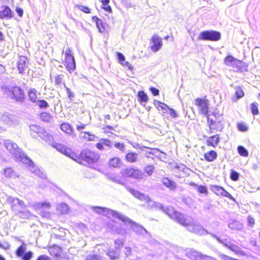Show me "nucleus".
Masks as SVG:
<instances>
[{
	"instance_id": "nucleus-1",
	"label": "nucleus",
	"mask_w": 260,
	"mask_h": 260,
	"mask_svg": "<svg viewBox=\"0 0 260 260\" xmlns=\"http://www.w3.org/2000/svg\"><path fill=\"white\" fill-rule=\"evenodd\" d=\"M1 89L8 99L17 104H22L26 99L25 91L20 86L4 84L1 86Z\"/></svg>"
},
{
	"instance_id": "nucleus-2",
	"label": "nucleus",
	"mask_w": 260,
	"mask_h": 260,
	"mask_svg": "<svg viewBox=\"0 0 260 260\" xmlns=\"http://www.w3.org/2000/svg\"><path fill=\"white\" fill-rule=\"evenodd\" d=\"M4 146L9 152L14 157L20 160L23 163L27 164L29 168H34V161L21 149L17 144L10 140H6Z\"/></svg>"
},
{
	"instance_id": "nucleus-3",
	"label": "nucleus",
	"mask_w": 260,
	"mask_h": 260,
	"mask_svg": "<svg viewBox=\"0 0 260 260\" xmlns=\"http://www.w3.org/2000/svg\"><path fill=\"white\" fill-rule=\"evenodd\" d=\"M180 215H178L179 217L177 218L175 221L185 227L188 231L201 236L210 235V233H211L199 223H190L183 213L180 212Z\"/></svg>"
},
{
	"instance_id": "nucleus-4",
	"label": "nucleus",
	"mask_w": 260,
	"mask_h": 260,
	"mask_svg": "<svg viewBox=\"0 0 260 260\" xmlns=\"http://www.w3.org/2000/svg\"><path fill=\"white\" fill-rule=\"evenodd\" d=\"M100 158V156L98 153L88 148L81 150L79 154L74 152L72 156V159L80 165L83 164V161L88 164H94L98 162Z\"/></svg>"
},
{
	"instance_id": "nucleus-5",
	"label": "nucleus",
	"mask_w": 260,
	"mask_h": 260,
	"mask_svg": "<svg viewBox=\"0 0 260 260\" xmlns=\"http://www.w3.org/2000/svg\"><path fill=\"white\" fill-rule=\"evenodd\" d=\"M119 220L122 222L125 225L129 226L137 235L142 236L147 238L150 237V234L143 226L133 220L125 215L122 214Z\"/></svg>"
},
{
	"instance_id": "nucleus-6",
	"label": "nucleus",
	"mask_w": 260,
	"mask_h": 260,
	"mask_svg": "<svg viewBox=\"0 0 260 260\" xmlns=\"http://www.w3.org/2000/svg\"><path fill=\"white\" fill-rule=\"evenodd\" d=\"M224 63L235 69L236 72L244 73L248 71V64L231 54L227 55L224 58Z\"/></svg>"
},
{
	"instance_id": "nucleus-7",
	"label": "nucleus",
	"mask_w": 260,
	"mask_h": 260,
	"mask_svg": "<svg viewBox=\"0 0 260 260\" xmlns=\"http://www.w3.org/2000/svg\"><path fill=\"white\" fill-rule=\"evenodd\" d=\"M120 173L125 178H131L136 180L142 179L144 176L143 172L135 166L123 168Z\"/></svg>"
},
{
	"instance_id": "nucleus-8",
	"label": "nucleus",
	"mask_w": 260,
	"mask_h": 260,
	"mask_svg": "<svg viewBox=\"0 0 260 260\" xmlns=\"http://www.w3.org/2000/svg\"><path fill=\"white\" fill-rule=\"evenodd\" d=\"M29 129L31 132V135L34 138L40 137L43 140L48 142L53 139L52 136L50 135L42 127L37 124H30Z\"/></svg>"
},
{
	"instance_id": "nucleus-9",
	"label": "nucleus",
	"mask_w": 260,
	"mask_h": 260,
	"mask_svg": "<svg viewBox=\"0 0 260 260\" xmlns=\"http://www.w3.org/2000/svg\"><path fill=\"white\" fill-rule=\"evenodd\" d=\"M221 35L220 32L209 29L201 31L198 37V40L202 41H207L217 42L221 39Z\"/></svg>"
},
{
	"instance_id": "nucleus-10",
	"label": "nucleus",
	"mask_w": 260,
	"mask_h": 260,
	"mask_svg": "<svg viewBox=\"0 0 260 260\" xmlns=\"http://www.w3.org/2000/svg\"><path fill=\"white\" fill-rule=\"evenodd\" d=\"M154 210L162 212L165 214L167 215L171 219L175 221L176 219L180 215V212L175 210V208L172 206H165L159 202H157L155 204Z\"/></svg>"
},
{
	"instance_id": "nucleus-11",
	"label": "nucleus",
	"mask_w": 260,
	"mask_h": 260,
	"mask_svg": "<svg viewBox=\"0 0 260 260\" xmlns=\"http://www.w3.org/2000/svg\"><path fill=\"white\" fill-rule=\"evenodd\" d=\"M91 209L96 213L107 216L111 215L113 217L119 219L122 213L111 209L102 207L93 206H91Z\"/></svg>"
},
{
	"instance_id": "nucleus-12",
	"label": "nucleus",
	"mask_w": 260,
	"mask_h": 260,
	"mask_svg": "<svg viewBox=\"0 0 260 260\" xmlns=\"http://www.w3.org/2000/svg\"><path fill=\"white\" fill-rule=\"evenodd\" d=\"M186 256L191 260H217L216 258L203 254L194 249H189L186 252Z\"/></svg>"
},
{
	"instance_id": "nucleus-13",
	"label": "nucleus",
	"mask_w": 260,
	"mask_h": 260,
	"mask_svg": "<svg viewBox=\"0 0 260 260\" xmlns=\"http://www.w3.org/2000/svg\"><path fill=\"white\" fill-rule=\"evenodd\" d=\"M154 104L158 110H161L162 112L164 114H169L172 118L175 119L179 117L177 112L166 104L159 101L154 100Z\"/></svg>"
},
{
	"instance_id": "nucleus-14",
	"label": "nucleus",
	"mask_w": 260,
	"mask_h": 260,
	"mask_svg": "<svg viewBox=\"0 0 260 260\" xmlns=\"http://www.w3.org/2000/svg\"><path fill=\"white\" fill-rule=\"evenodd\" d=\"M64 65L70 73L73 72L76 68L75 57L70 48H68L65 52V61Z\"/></svg>"
},
{
	"instance_id": "nucleus-15",
	"label": "nucleus",
	"mask_w": 260,
	"mask_h": 260,
	"mask_svg": "<svg viewBox=\"0 0 260 260\" xmlns=\"http://www.w3.org/2000/svg\"><path fill=\"white\" fill-rule=\"evenodd\" d=\"M195 105L198 107L201 113L205 115L207 119L210 118L209 101L207 99L198 98L195 100Z\"/></svg>"
},
{
	"instance_id": "nucleus-16",
	"label": "nucleus",
	"mask_w": 260,
	"mask_h": 260,
	"mask_svg": "<svg viewBox=\"0 0 260 260\" xmlns=\"http://www.w3.org/2000/svg\"><path fill=\"white\" fill-rule=\"evenodd\" d=\"M15 13L11 8L6 5H3L0 7V19L10 20L14 18L15 20L19 21V19L15 17Z\"/></svg>"
},
{
	"instance_id": "nucleus-17",
	"label": "nucleus",
	"mask_w": 260,
	"mask_h": 260,
	"mask_svg": "<svg viewBox=\"0 0 260 260\" xmlns=\"http://www.w3.org/2000/svg\"><path fill=\"white\" fill-rule=\"evenodd\" d=\"M91 19L95 23L96 27L100 33L104 36L105 35L108 36V28L109 27V25L105 21L102 20L96 16H92Z\"/></svg>"
},
{
	"instance_id": "nucleus-18",
	"label": "nucleus",
	"mask_w": 260,
	"mask_h": 260,
	"mask_svg": "<svg viewBox=\"0 0 260 260\" xmlns=\"http://www.w3.org/2000/svg\"><path fill=\"white\" fill-rule=\"evenodd\" d=\"M210 189L217 196H221L228 198L232 201L236 202V199L223 187L218 185H211Z\"/></svg>"
},
{
	"instance_id": "nucleus-19",
	"label": "nucleus",
	"mask_w": 260,
	"mask_h": 260,
	"mask_svg": "<svg viewBox=\"0 0 260 260\" xmlns=\"http://www.w3.org/2000/svg\"><path fill=\"white\" fill-rule=\"evenodd\" d=\"M52 146L59 152L72 159V156L74 152L71 149L67 147L65 145L54 142L52 143Z\"/></svg>"
},
{
	"instance_id": "nucleus-20",
	"label": "nucleus",
	"mask_w": 260,
	"mask_h": 260,
	"mask_svg": "<svg viewBox=\"0 0 260 260\" xmlns=\"http://www.w3.org/2000/svg\"><path fill=\"white\" fill-rule=\"evenodd\" d=\"M207 124L211 129L215 128V130L219 132H221L224 127V122L221 120L218 119V118H208Z\"/></svg>"
},
{
	"instance_id": "nucleus-21",
	"label": "nucleus",
	"mask_w": 260,
	"mask_h": 260,
	"mask_svg": "<svg viewBox=\"0 0 260 260\" xmlns=\"http://www.w3.org/2000/svg\"><path fill=\"white\" fill-rule=\"evenodd\" d=\"M150 49L153 52L158 51L162 46L161 38L156 35H153L150 40Z\"/></svg>"
},
{
	"instance_id": "nucleus-22",
	"label": "nucleus",
	"mask_w": 260,
	"mask_h": 260,
	"mask_svg": "<svg viewBox=\"0 0 260 260\" xmlns=\"http://www.w3.org/2000/svg\"><path fill=\"white\" fill-rule=\"evenodd\" d=\"M125 188L134 197L141 201H145L147 203L150 198L148 195L131 188L129 185H125Z\"/></svg>"
},
{
	"instance_id": "nucleus-23",
	"label": "nucleus",
	"mask_w": 260,
	"mask_h": 260,
	"mask_svg": "<svg viewBox=\"0 0 260 260\" xmlns=\"http://www.w3.org/2000/svg\"><path fill=\"white\" fill-rule=\"evenodd\" d=\"M2 174L9 179H16L20 177V174L11 167H7L3 169Z\"/></svg>"
},
{
	"instance_id": "nucleus-24",
	"label": "nucleus",
	"mask_w": 260,
	"mask_h": 260,
	"mask_svg": "<svg viewBox=\"0 0 260 260\" xmlns=\"http://www.w3.org/2000/svg\"><path fill=\"white\" fill-rule=\"evenodd\" d=\"M28 62V58L25 56L21 55L19 57V59L17 62V67L19 74L22 75L24 74L25 70L27 67Z\"/></svg>"
},
{
	"instance_id": "nucleus-25",
	"label": "nucleus",
	"mask_w": 260,
	"mask_h": 260,
	"mask_svg": "<svg viewBox=\"0 0 260 260\" xmlns=\"http://www.w3.org/2000/svg\"><path fill=\"white\" fill-rule=\"evenodd\" d=\"M162 184L171 190H174L177 187V183L172 179L169 177H164L161 180Z\"/></svg>"
},
{
	"instance_id": "nucleus-26",
	"label": "nucleus",
	"mask_w": 260,
	"mask_h": 260,
	"mask_svg": "<svg viewBox=\"0 0 260 260\" xmlns=\"http://www.w3.org/2000/svg\"><path fill=\"white\" fill-rule=\"evenodd\" d=\"M220 138L219 134L212 135L210 137H207V139L206 140V144L208 146L215 147L220 142Z\"/></svg>"
},
{
	"instance_id": "nucleus-27",
	"label": "nucleus",
	"mask_w": 260,
	"mask_h": 260,
	"mask_svg": "<svg viewBox=\"0 0 260 260\" xmlns=\"http://www.w3.org/2000/svg\"><path fill=\"white\" fill-rule=\"evenodd\" d=\"M106 253L110 260H119L120 259V251L115 250L113 248L108 249Z\"/></svg>"
},
{
	"instance_id": "nucleus-28",
	"label": "nucleus",
	"mask_w": 260,
	"mask_h": 260,
	"mask_svg": "<svg viewBox=\"0 0 260 260\" xmlns=\"http://www.w3.org/2000/svg\"><path fill=\"white\" fill-rule=\"evenodd\" d=\"M235 90V95L232 98V101L233 102H236L239 99L244 96V92L240 86H236L234 87Z\"/></svg>"
},
{
	"instance_id": "nucleus-29",
	"label": "nucleus",
	"mask_w": 260,
	"mask_h": 260,
	"mask_svg": "<svg viewBox=\"0 0 260 260\" xmlns=\"http://www.w3.org/2000/svg\"><path fill=\"white\" fill-rule=\"evenodd\" d=\"M137 98L140 104L143 106H145V104L149 101L147 94L143 90H139L138 92Z\"/></svg>"
},
{
	"instance_id": "nucleus-30",
	"label": "nucleus",
	"mask_w": 260,
	"mask_h": 260,
	"mask_svg": "<svg viewBox=\"0 0 260 260\" xmlns=\"http://www.w3.org/2000/svg\"><path fill=\"white\" fill-rule=\"evenodd\" d=\"M228 226L231 230L241 231L243 228V224L236 219H231L228 223Z\"/></svg>"
},
{
	"instance_id": "nucleus-31",
	"label": "nucleus",
	"mask_w": 260,
	"mask_h": 260,
	"mask_svg": "<svg viewBox=\"0 0 260 260\" xmlns=\"http://www.w3.org/2000/svg\"><path fill=\"white\" fill-rule=\"evenodd\" d=\"M218 154L216 151L211 150L204 154V159L206 161L212 162L217 158Z\"/></svg>"
},
{
	"instance_id": "nucleus-32",
	"label": "nucleus",
	"mask_w": 260,
	"mask_h": 260,
	"mask_svg": "<svg viewBox=\"0 0 260 260\" xmlns=\"http://www.w3.org/2000/svg\"><path fill=\"white\" fill-rule=\"evenodd\" d=\"M147 149L151 150L150 153H152V155L155 156L157 158L159 159H161V158L165 159L166 158V153L161 151L158 148H151L148 147V148H147Z\"/></svg>"
},
{
	"instance_id": "nucleus-33",
	"label": "nucleus",
	"mask_w": 260,
	"mask_h": 260,
	"mask_svg": "<svg viewBox=\"0 0 260 260\" xmlns=\"http://www.w3.org/2000/svg\"><path fill=\"white\" fill-rule=\"evenodd\" d=\"M228 248L237 254L240 255L242 256H244L246 255L245 251L242 250L239 246L235 245L233 243L229 244Z\"/></svg>"
},
{
	"instance_id": "nucleus-34",
	"label": "nucleus",
	"mask_w": 260,
	"mask_h": 260,
	"mask_svg": "<svg viewBox=\"0 0 260 260\" xmlns=\"http://www.w3.org/2000/svg\"><path fill=\"white\" fill-rule=\"evenodd\" d=\"M108 226L112 231L121 236H125L127 233V230L124 228H123L121 226H115L112 224L109 223L108 224Z\"/></svg>"
},
{
	"instance_id": "nucleus-35",
	"label": "nucleus",
	"mask_w": 260,
	"mask_h": 260,
	"mask_svg": "<svg viewBox=\"0 0 260 260\" xmlns=\"http://www.w3.org/2000/svg\"><path fill=\"white\" fill-rule=\"evenodd\" d=\"M121 165V160L118 157L111 158L108 161V166L110 168H120Z\"/></svg>"
},
{
	"instance_id": "nucleus-36",
	"label": "nucleus",
	"mask_w": 260,
	"mask_h": 260,
	"mask_svg": "<svg viewBox=\"0 0 260 260\" xmlns=\"http://www.w3.org/2000/svg\"><path fill=\"white\" fill-rule=\"evenodd\" d=\"M138 154L137 153L129 151L125 155V158L127 162L134 163L137 161Z\"/></svg>"
},
{
	"instance_id": "nucleus-37",
	"label": "nucleus",
	"mask_w": 260,
	"mask_h": 260,
	"mask_svg": "<svg viewBox=\"0 0 260 260\" xmlns=\"http://www.w3.org/2000/svg\"><path fill=\"white\" fill-rule=\"evenodd\" d=\"M37 90L35 88H30L27 91V96L29 101L32 103H35L37 101Z\"/></svg>"
},
{
	"instance_id": "nucleus-38",
	"label": "nucleus",
	"mask_w": 260,
	"mask_h": 260,
	"mask_svg": "<svg viewBox=\"0 0 260 260\" xmlns=\"http://www.w3.org/2000/svg\"><path fill=\"white\" fill-rule=\"evenodd\" d=\"M33 207L37 210L42 208L50 209L51 207V205L49 202L43 201L34 203Z\"/></svg>"
},
{
	"instance_id": "nucleus-39",
	"label": "nucleus",
	"mask_w": 260,
	"mask_h": 260,
	"mask_svg": "<svg viewBox=\"0 0 260 260\" xmlns=\"http://www.w3.org/2000/svg\"><path fill=\"white\" fill-rule=\"evenodd\" d=\"M60 129L67 134H72L74 131L72 125L68 123L63 122L60 124Z\"/></svg>"
},
{
	"instance_id": "nucleus-40",
	"label": "nucleus",
	"mask_w": 260,
	"mask_h": 260,
	"mask_svg": "<svg viewBox=\"0 0 260 260\" xmlns=\"http://www.w3.org/2000/svg\"><path fill=\"white\" fill-rule=\"evenodd\" d=\"M26 245L23 241L21 245H20L15 251V255L18 257L21 256L26 251Z\"/></svg>"
},
{
	"instance_id": "nucleus-41",
	"label": "nucleus",
	"mask_w": 260,
	"mask_h": 260,
	"mask_svg": "<svg viewBox=\"0 0 260 260\" xmlns=\"http://www.w3.org/2000/svg\"><path fill=\"white\" fill-rule=\"evenodd\" d=\"M39 118L44 122H49L52 118V116L51 114L46 112H42L39 114Z\"/></svg>"
},
{
	"instance_id": "nucleus-42",
	"label": "nucleus",
	"mask_w": 260,
	"mask_h": 260,
	"mask_svg": "<svg viewBox=\"0 0 260 260\" xmlns=\"http://www.w3.org/2000/svg\"><path fill=\"white\" fill-rule=\"evenodd\" d=\"M57 209L61 214H66L69 212V206L65 203H61L57 206Z\"/></svg>"
},
{
	"instance_id": "nucleus-43",
	"label": "nucleus",
	"mask_w": 260,
	"mask_h": 260,
	"mask_svg": "<svg viewBox=\"0 0 260 260\" xmlns=\"http://www.w3.org/2000/svg\"><path fill=\"white\" fill-rule=\"evenodd\" d=\"M210 235L214 238H215L219 243L222 244L224 246L228 248V245L229 244H231L232 242L228 241L227 239L221 240L219 237L214 233H210Z\"/></svg>"
},
{
	"instance_id": "nucleus-44",
	"label": "nucleus",
	"mask_w": 260,
	"mask_h": 260,
	"mask_svg": "<svg viewBox=\"0 0 260 260\" xmlns=\"http://www.w3.org/2000/svg\"><path fill=\"white\" fill-rule=\"evenodd\" d=\"M35 104L38 105L40 109L45 110L47 109L49 106L48 103L44 99L38 100Z\"/></svg>"
},
{
	"instance_id": "nucleus-45",
	"label": "nucleus",
	"mask_w": 260,
	"mask_h": 260,
	"mask_svg": "<svg viewBox=\"0 0 260 260\" xmlns=\"http://www.w3.org/2000/svg\"><path fill=\"white\" fill-rule=\"evenodd\" d=\"M181 202L187 205L188 207L191 208L193 205L192 199L189 196L183 195L181 197Z\"/></svg>"
},
{
	"instance_id": "nucleus-46",
	"label": "nucleus",
	"mask_w": 260,
	"mask_h": 260,
	"mask_svg": "<svg viewBox=\"0 0 260 260\" xmlns=\"http://www.w3.org/2000/svg\"><path fill=\"white\" fill-rule=\"evenodd\" d=\"M237 152L240 156L243 157H248L249 155L248 151L242 145H239L237 147Z\"/></svg>"
},
{
	"instance_id": "nucleus-47",
	"label": "nucleus",
	"mask_w": 260,
	"mask_h": 260,
	"mask_svg": "<svg viewBox=\"0 0 260 260\" xmlns=\"http://www.w3.org/2000/svg\"><path fill=\"white\" fill-rule=\"evenodd\" d=\"M105 175L108 179L114 182L122 185L124 186L125 187V185H127L126 184V183L123 182L121 180L117 179L114 176H113L109 174H106Z\"/></svg>"
},
{
	"instance_id": "nucleus-48",
	"label": "nucleus",
	"mask_w": 260,
	"mask_h": 260,
	"mask_svg": "<svg viewBox=\"0 0 260 260\" xmlns=\"http://www.w3.org/2000/svg\"><path fill=\"white\" fill-rule=\"evenodd\" d=\"M240 174L234 169L231 170L230 177L233 181H237L239 179Z\"/></svg>"
},
{
	"instance_id": "nucleus-49",
	"label": "nucleus",
	"mask_w": 260,
	"mask_h": 260,
	"mask_svg": "<svg viewBox=\"0 0 260 260\" xmlns=\"http://www.w3.org/2000/svg\"><path fill=\"white\" fill-rule=\"evenodd\" d=\"M155 170V167L152 165H147L144 168V172L148 176H150L152 175Z\"/></svg>"
},
{
	"instance_id": "nucleus-50",
	"label": "nucleus",
	"mask_w": 260,
	"mask_h": 260,
	"mask_svg": "<svg viewBox=\"0 0 260 260\" xmlns=\"http://www.w3.org/2000/svg\"><path fill=\"white\" fill-rule=\"evenodd\" d=\"M18 215L20 218L23 219H26L30 217V213L28 210L24 208L21 210H19Z\"/></svg>"
},
{
	"instance_id": "nucleus-51",
	"label": "nucleus",
	"mask_w": 260,
	"mask_h": 260,
	"mask_svg": "<svg viewBox=\"0 0 260 260\" xmlns=\"http://www.w3.org/2000/svg\"><path fill=\"white\" fill-rule=\"evenodd\" d=\"M114 248L113 249L115 250H118V251H120L121 249L123 247L124 245V241L121 239H116L114 241Z\"/></svg>"
},
{
	"instance_id": "nucleus-52",
	"label": "nucleus",
	"mask_w": 260,
	"mask_h": 260,
	"mask_svg": "<svg viewBox=\"0 0 260 260\" xmlns=\"http://www.w3.org/2000/svg\"><path fill=\"white\" fill-rule=\"evenodd\" d=\"M250 109L252 114L253 115H257L258 114L259 110L258 108V104L257 103H256L255 102H253V103H251L250 105Z\"/></svg>"
},
{
	"instance_id": "nucleus-53",
	"label": "nucleus",
	"mask_w": 260,
	"mask_h": 260,
	"mask_svg": "<svg viewBox=\"0 0 260 260\" xmlns=\"http://www.w3.org/2000/svg\"><path fill=\"white\" fill-rule=\"evenodd\" d=\"M237 128L240 132H245L248 130V127L243 122H238L237 124Z\"/></svg>"
},
{
	"instance_id": "nucleus-54",
	"label": "nucleus",
	"mask_w": 260,
	"mask_h": 260,
	"mask_svg": "<svg viewBox=\"0 0 260 260\" xmlns=\"http://www.w3.org/2000/svg\"><path fill=\"white\" fill-rule=\"evenodd\" d=\"M75 7L84 13L89 14L91 13L90 9L87 6L81 5H76Z\"/></svg>"
},
{
	"instance_id": "nucleus-55",
	"label": "nucleus",
	"mask_w": 260,
	"mask_h": 260,
	"mask_svg": "<svg viewBox=\"0 0 260 260\" xmlns=\"http://www.w3.org/2000/svg\"><path fill=\"white\" fill-rule=\"evenodd\" d=\"M34 253L31 251H26L20 258L21 260H30L33 257Z\"/></svg>"
},
{
	"instance_id": "nucleus-56",
	"label": "nucleus",
	"mask_w": 260,
	"mask_h": 260,
	"mask_svg": "<svg viewBox=\"0 0 260 260\" xmlns=\"http://www.w3.org/2000/svg\"><path fill=\"white\" fill-rule=\"evenodd\" d=\"M198 192L200 194H208V191L206 186L203 185H199L197 188Z\"/></svg>"
},
{
	"instance_id": "nucleus-57",
	"label": "nucleus",
	"mask_w": 260,
	"mask_h": 260,
	"mask_svg": "<svg viewBox=\"0 0 260 260\" xmlns=\"http://www.w3.org/2000/svg\"><path fill=\"white\" fill-rule=\"evenodd\" d=\"M116 57L118 62L121 65L125 61V57L124 55L120 52H116Z\"/></svg>"
},
{
	"instance_id": "nucleus-58",
	"label": "nucleus",
	"mask_w": 260,
	"mask_h": 260,
	"mask_svg": "<svg viewBox=\"0 0 260 260\" xmlns=\"http://www.w3.org/2000/svg\"><path fill=\"white\" fill-rule=\"evenodd\" d=\"M64 86L66 89V90L67 91V93L68 94V99L71 102L73 100V99L74 98V97L75 96V94L73 92H72L70 88L66 86L65 84H64Z\"/></svg>"
},
{
	"instance_id": "nucleus-59",
	"label": "nucleus",
	"mask_w": 260,
	"mask_h": 260,
	"mask_svg": "<svg viewBox=\"0 0 260 260\" xmlns=\"http://www.w3.org/2000/svg\"><path fill=\"white\" fill-rule=\"evenodd\" d=\"M114 146L115 148L119 149L122 152H124L125 151V147L123 143L115 142L114 144Z\"/></svg>"
},
{
	"instance_id": "nucleus-60",
	"label": "nucleus",
	"mask_w": 260,
	"mask_h": 260,
	"mask_svg": "<svg viewBox=\"0 0 260 260\" xmlns=\"http://www.w3.org/2000/svg\"><path fill=\"white\" fill-rule=\"evenodd\" d=\"M7 123L9 124H15L17 122L16 117L15 115L9 113V116L8 118Z\"/></svg>"
},
{
	"instance_id": "nucleus-61",
	"label": "nucleus",
	"mask_w": 260,
	"mask_h": 260,
	"mask_svg": "<svg viewBox=\"0 0 260 260\" xmlns=\"http://www.w3.org/2000/svg\"><path fill=\"white\" fill-rule=\"evenodd\" d=\"M101 8L109 13L112 12L111 7L109 5V3H106V4H102Z\"/></svg>"
},
{
	"instance_id": "nucleus-62",
	"label": "nucleus",
	"mask_w": 260,
	"mask_h": 260,
	"mask_svg": "<svg viewBox=\"0 0 260 260\" xmlns=\"http://www.w3.org/2000/svg\"><path fill=\"white\" fill-rule=\"evenodd\" d=\"M247 221L248 226L250 228H253L255 224L254 218L249 215L247 217Z\"/></svg>"
},
{
	"instance_id": "nucleus-63",
	"label": "nucleus",
	"mask_w": 260,
	"mask_h": 260,
	"mask_svg": "<svg viewBox=\"0 0 260 260\" xmlns=\"http://www.w3.org/2000/svg\"><path fill=\"white\" fill-rule=\"evenodd\" d=\"M101 141L104 144V146H107L109 148H112V142L108 139L103 138L101 139Z\"/></svg>"
},
{
	"instance_id": "nucleus-64",
	"label": "nucleus",
	"mask_w": 260,
	"mask_h": 260,
	"mask_svg": "<svg viewBox=\"0 0 260 260\" xmlns=\"http://www.w3.org/2000/svg\"><path fill=\"white\" fill-rule=\"evenodd\" d=\"M15 11L16 13H17V15L20 18H22L23 17V14H24V10L22 8H21L18 6H17L15 8Z\"/></svg>"
}]
</instances>
